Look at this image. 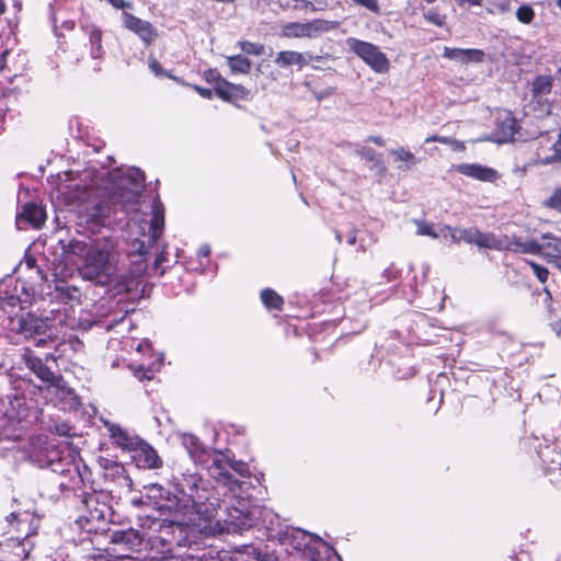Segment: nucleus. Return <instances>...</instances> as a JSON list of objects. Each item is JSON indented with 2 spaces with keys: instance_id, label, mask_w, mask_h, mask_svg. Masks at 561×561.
Wrapping results in <instances>:
<instances>
[{
  "instance_id": "0e129e2a",
  "label": "nucleus",
  "mask_w": 561,
  "mask_h": 561,
  "mask_svg": "<svg viewBox=\"0 0 561 561\" xmlns=\"http://www.w3.org/2000/svg\"><path fill=\"white\" fill-rule=\"evenodd\" d=\"M560 460H561V456L558 453H556L554 454V458L551 459V462L552 463H560Z\"/></svg>"
},
{
  "instance_id": "052dcab7",
  "label": "nucleus",
  "mask_w": 561,
  "mask_h": 561,
  "mask_svg": "<svg viewBox=\"0 0 561 561\" xmlns=\"http://www.w3.org/2000/svg\"><path fill=\"white\" fill-rule=\"evenodd\" d=\"M36 260L34 257H26L25 264L28 268H33L35 266Z\"/></svg>"
},
{
  "instance_id": "ddd939ff",
  "label": "nucleus",
  "mask_w": 561,
  "mask_h": 561,
  "mask_svg": "<svg viewBox=\"0 0 561 561\" xmlns=\"http://www.w3.org/2000/svg\"><path fill=\"white\" fill-rule=\"evenodd\" d=\"M5 414L18 423H31L32 419H36L37 407L33 400H27L24 396L15 393L10 398Z\"/></svg>"
},
{
  "instance_id": "9b49d317",
  "label": "nucleus",
  "mask_w": 561,
  "mask_h": 561,
  "mask_svg": "<svg viewBox=\"0 0 561 561\" xmlns=\"http://www.w3.org/2000/svg\"><path fill=\"white\" fill-rule=\"evenodd\" d=\"M38 390L43 391L46 398H49L56 407L64 411H76L81 404L79 397L61 376L54 383L45 385Z\"/></svg>"
},
{
  "instance_id": "1a4fd4ad",
  "label": "nucleus",
  "mask_w": 561,
  "mask_h": 561,
  "mask_svg": "<svg viewBox=\"0 0 561 561\" xmlns=\"http://www.w3.org/2000/svg\"><path fill=\"white\" fill-rule=\"evenodd\" d=\"M347 47L362 58L375 72L386 73L389 70L390 62L387 56L379 49L378 46L348 37L346 39Z\"/></svg>"
},
{
  "instance_id": "603ef678",
  "label": "nucleus",
  "mask_w": 561,
  "mask_h": 561,
  "mask_svg": "<svg viewBox=\"0 0 561 561\" xmlns=\"http://www.w3.org/2000/svg\"><path fill=\"white\" fill-rule=\"evenodd\" d=\"M210 253V248L209 245H202L198 250V256L201 257H207Z\"/></svg>"
},
{
  "instance_id": "f03ea898",
  "label": "nucleus",
  "mask_w": 561,
  "mask_h": 561,
  "mask_svg": "<svg viewBox=\"0 0 561 561\" xmlns=\"http://www.w3.org/2000/svg\"><path fill=\"white\" fill-rule=\"evenodd\" d=\"M175 491L176 494L160 505L174 514L171 523L194 527L204 534L230 531V526H238L232 520L222 523L217 518V505L209 501L208 490L198 474L183 473L175 482Z\"/></svg>"
},
{
  "instance_id": "5701e85b",
  "label": "nucleus",
  "mask_w": 561,
  "mask_h": 561,
  "mask_svg": "<svg viewBox=\"0 0 561 561\" xmlns=\"http://www.w3.org/2000/svg\"><path fill=\"white\" fill-rule=\"evenodd\" d=\"M500 239L506 241L510 247L508 249H503L502 251H513L534 255H539V253H541L540 242L536 241L535 239L523 240L517 236H513L512 238L504 237Z\"/></svg>"
},
{
  "instance_id": "4468645a",
  "label": "nucleus",
  "mask_w": 561,
  "mask_h": 561,
  "mask_svg": "<svg viewBox=\"0 0 561 561\" xmlns=\"http://www.w3.org/2000/svg\"><path fill=\"white\" fill-rule=\"evenodd\" d=\"M131 453L133 460L139 468L158 469L162 466V460L156 449L142 439H140V444Z\"/></svg>"
},
{
  "instance_id": "58836bf2",
  "label": "nucleus",
  "mask_w": 561,
  "mask_h": 561,
  "mask_svg": "<svg viewBox=\"0 0 561 561\" xmlns=\"http://www.w3.org/2000/svg\"><path fill=\"white\" fill-rule=\"evenodd\" d=\"M526 262L531 267V270H533L534 274L536 275V277L538 278V280L540 283H546L548 279V276H549L548 268L542 265L537 264L534 261L527 260Z\"/></svg>"
},
{
  "instance_id": "4be33fe9",
  "label": "nucleus",
  "mask_w": 561,
  "mask_h": 561,
  "mask_svg": "<svg viewBox=\"0 0 561 561\" xmlns=\"http://www.w3.org/2000/svg\"><path fill=\"white\" fill-rule=\"evenodd\" d=\"M443 57L461 64L481 62L484 58V53L481 49L474 48L445 47Z\"/></svg>"
},
{
  "instance_id": "20e7f679",
  "label": "nucleus",
  "mask_w": 561,
  "mask_h": 561,
  "mask_svg": "<svg viewBox=\"0 0 561 561\" xmlns=\"http://www.w3.org/2000/svg\"><path fill=\"white\" fill-rule=\"evenodd\" d=\"M62 254L67 260L77 256L82 260L79 273L84 279L104 283L114 272L115 243L111 239L61 241Z\"/></svg>"
},
{
  "instance_id": "b1692460",
  "label": "nucleus",
  "mask_w": 561,
  "mask_h": 561,
  "mask_svg": "<svg viewBox=\"0 0 561 561\" xmlns=\"http://www.w3.org/2000/svg\"><path fill=\"white\" fill-rule=\"evenodd\" d=\"M164 227V209L162 203L157 199L152 205V217L150 221V234L148 237V243L154 244L161 237Z\"/></svg>"
},
{
  "instance_id": "72a5a7b5",
  "label": "nucleus",
  "mask_w": 561,
  "mask_h": 561,
  "mask_svg": "<svg viewBox=\"0 0 561 561\" xmlns=\"http://www.w3.org/2000/svg\"><path fill=\"white\" fill-rule=\"evenodd\" d=\"M417 230L416 233L419 236H428L433 239L440 238L442 233L440 228L437 230L434 227L425 221H416Z\"/></svg>"
},
{
  "instance_id": "2eb2a0df",
  "label": "nucleus",
  "mask_w": 561,
  "mask_h": 561,
  "mask_svg": "<svg viewBox=\"0 0 561 561\" xmlns=\"http://www.w3.org/2000/svg\"><path fill=\"white\" fill-rule=\"evenodd\" d=\"M103 424L107 428L113 444L122 450L131 453L133 449L140 444L141 438L130 435L119 425L110 421H103Z\"/></svg>"
},
{
  "instance_id": "338daca9",
  "label": "nucleus",
  "mask_w": 561,
  "mask_h": 561,
  "mask_svg": "<svg viewBox=\"0 0 561 561\" xmlns=\"http://www.w3.org/2000/svg\"><path fill=\"white\" fill-rule=\"evenodd\" d=\"M392 273H393V272H392L391 270H389V268L385 271V274H386V276L388 277V279H389V280L392 278V276H391V274H392ZM394 277H396V276L393 275V278H394Z\"/></svg>"
},
{
  "instance_id": "c9c22d12",
  "label": "nucleus",
  "mask_w": 561,
  "mask_h": 561,
  "mask_svg": "<svg viewBox=\"0 0 561 561\" xmlns=\"http://www.w3.org/2000/svg\"><path fill=\"white\" fill-rule=\"evenodd\" d=\"M543 206L561 211V186L556 188L552 195L543 202Z\"/></svg>"
},
{
  "instance_id": "cd10ccee",
  "label": "nucleus",
  "mask_w": 561,
  "mask_h": 561,
  "mask_svg": "<svg viewBox=\"0 0 561 561\" xmlns=\"http://www.w3.org/2000/svg\"><path fill=\"white\" fill-rule=\"evenodd\" d=\"M518 130V123L515 117L507 114L503 119L499 123L497 127V140L500 142H506L514 140L515 135Z\"/></svg>"
},
{
  "instance_id": "aec40b11",
  "label": "nucleus",
  "mask_w": 561,
  "mask_h": 561,
  "mask_svg": "<svg viewBox=\"0 0 561 561\" xmlns=\"http://www.w3.org/2000/svg\"><path fill=\"white\" fill-rule=\"evenodd\" d=\"M57 473L60 477L58 482L60 490H76L83 482L79 468L72 461H67L66 467L60 468Z\"/></svg>"
},
{
  "instance_id": "f257e3e1",
  "label": "nucleus",
  "mask_w": 561,
  "mask_h": 561,
  "mask_svg": "<svg viewBox=\"0 0 561 561\" xmlns=\"http://www.w3.org/2000/svg\"><path fill=\"white\" fill-rule=\"evenodd\" d=\"M145 174L140 169H117L96 172L93 168L67 171L56 176V199L75 208L87 228L99 231L110 217L113 205L135 210L144 187Z\"/></svg>"
},
{
  "instance_id": "4c0bfd02",
  "label": "nucleus",
  "mask_w": 561,
  "mask_h": 561,
  "mask_svg": "<svg viewBox=\"0 0 561 561\" xmlns=\"http://www.w3.org/2000/svg\"><path fill=\"white\" fill-rule=\"evenodd\" d=\"M535 12L529 5H522L516 11V18L519 22L528 24L533 21Z\"/></svg>"
},
{
  "instance_id": "3c124183",
  "label": "nucleus",
  "mask_w": 561,
  "mask_h": 561,
  "mask_svg": "<svg viewBox=\"0 0 561 561\" xmlns=\"http://www.w3.org/2000/svg\"><path fill=\"white\" fill-rule=\"evenodd\" d=\"M9 55V51L8 50H4L1 55H0V71H3L7 67V56Z\"/></svg>"
},
{
  "instance_id": "423d86ee",
  "label": "nucleus",
  "mask_w": 561,
  "mask_h": 561,
  "mask_svg": "<svg viewBox=\"0 0 561 561\" xmlns=\"http://www.w3.org/2000/svg\"><path fill=\"white\" fill-rule=\"evenodd\" d=\"M170 525L167 519L160 518H150L146 517L141 524L142 534L136 529H127L123 531H117L113 535V542L125 546L128 550L136 551L139 550L145 538H147L148 543L151 548H156L158 543L161 546L167 545V539L161 536H152V533H168Z\"/></svg>"
},
{
  "instance_id": "37998d69",
  "label": "nucleus",
  "mask_w": 561,
  "mask_h": 561,
  "mask_svg": "<svg viewBox=\"0 0 561 561\" xmlns=\"http://www.w3.org/2000/svg\"><path fill=\"white\" fill-rule=\"evenodd\" d=\"M149 68L156 76L167 75L157 59L149 60Z\"/></svg>"
},
{
  "instance_id": "f3484780",
  "label": "nucleus",
  "mask_w": 561,
  "mask_h": 561,
  "mask_svg": "<svg viewBox=\"0 0 561 561\" xmlns=\"http://www.w3.org/2000/svg\"><path fill=\"white\" fill-rule=\"evenodd\" d=\"M122 16L125 27L136 33L147 44H150L157 38V31L151 23L140 20L127 12H124Z\"/></svg>"
},
{
  "instance_id": "a211bd4d",
  "label": "nucleus",
  "mask_w": 561,
  "mask_h": 561,
  "mask_svg": "<svg viewBox=\"0 0 561 561\" xmlns=\"http://www.w3.org/2000/svg\"><path fill=\"white\" fill-rule=\"evenodd\" d=\"M455 170L460 174L483 182H494L499 178L496 170L478 163H460L455 165Z\"/></svg>"
},
{
  "instance_id": "473e14b6",
  "label": "nucleus",
  "mask_w": 561,
  "mask_h": 561,
  "mask_svg": "<svg viewBox=\"0 0 561 561\" xmlns=\"http://www.w3.org/2000/svg\"><path fill=\"white\" fill-rule=\"evenodd\" d=\"M552 88V78L550 76H538L533 82L534 95H546Z\"/></svg>"
},
{
  "instance_id": "6e6552de",
  "label": "nucleus",
  "mask_w": 561,
  "mask_h": 561,
  "mask_svg": "<svg viewBox=\"0 0 561 561\" xmlns=\"http://www.w3.org/2000/svg\"><path fill=\"white\" fill-rule=\"evenodd\" d=\"M440 232L451 234V241L459 243L463 241L469 244H476L481 249L503 250L508 249L506 241L501 240L492 232H482L477 228H453L448 225L440 227Z\"/></svg>"
},
{
  "instance_id": "393cba45",
  "label": "nucleus",
  "mask_w": 561,
  "mask_h": 561,
  "mask_svg": "<svg viewBox=\"0 0 561 561\" xmlns=\"http://www.w3.org/2000/svg\"><path fill=\"white\" fill-rule=\"evenodd\" d=\"M19 218L27 221L34 228H41L46 220V214L42 206L28 203L23 206Z\"/></svg>"
},
{
  "instance_id": "dca6fc26",
  "label": "nucleus",
  "mask_w": 561,
  "mask_h": 561,
  "mask_svg": "<svg viewBox=\"0 0 561 561\" xmlns=\"http://www.w3.org/2000/svg\"><path fill=\"white\" fill-rule=\"evenodd\" d=\"M23 362L46 385L54 383L60 375H55L34 352L26 347L23 351Z\"/></svg>"
},
{
  "instance_id": "49530a36",
  "label": "nucleus",
  "mask_w": 561,
  "mask_h": 561,
  "mask_svg": "<svg viewBox=\"0 0 561 561\" xmlns=\"http://www.w3.org/2000/svg\"><path fill=\"white\" fill-rule=\"evenodd\" d=\"M219 79H222L218 71L216 70H209L206 75V80L208 82L214 83V87H216V82L219 81Z\"/></svg>"
},
{
  "instance_id": "e433bc0d",
  "label": "nucleus",
  "mask_w": 561,
  "mask_h": 561,
  "mask_svg": "<svg viewBox=\"0 0 561 561\" xmlns=\"http://www.w3.org/2000/svg\"><path fill=\"white\" fill-rule=\"evenodd\" d=\"M161 364H158L157 367L154 366H149L148 368H145L144 365H140L138 367L135 368L134 370V375L139 379V380H144V379H152L154 373L159 369Z\"/></svg>"
},
{
  "instance_id": "bf43d9fd",
  "label": "nucleus",
  "mask_w": 561,
  "mask_h": 561,
  "mask_svg": "<svg viewBox=\"0 0 561 561\" xmlns=\"http://www.w3.org/2000/svg\"><path fill=\"white\" fill-rule=\"evenodd\" d=\"M144 348H150V343L148 341H144V342H140L138 345H137V351H142Z\"/></svg>"
},
{
  "instance_id": "6e6d98bb",
  "label": "nucleus",
  "mask_w": 561,
  "mask_h": 561,
  "mask_svg": "<svg viewBox=\"0 0 561 561\" xmlns=\"http://www.w3.org/2000/svg\"><path fill=\"white\" fill-rule=\"evenodd\" d=\"M368 140L373 141L377 146H383L385 145V140L381 137H379V136H371V137L368 138Z\"/></svg>"
},
{
  "instance_id": "39448f33",
  "label": "nucleus",
  "mask_w": 561,
  "mask_h": 561,
  "mask_svg": "<svg viewBox=\"0 0 561 561\" xmlns=\"http://www.w3.org/2000/svg\"><path fill=\"white\" fill-rule=\"evenodd\" d=\"M5 527H9L8 534L10 536L5 539V542L0 541V546L12 547L16 557L27 558L30 553V548H27L28 538L37 533L39 527L38 517L30 511L11 513L0 524V528L4 529Z\"/></svg>"
},
{
  "instance_id": "69168bd1",
  "label": "nucleus",
  "mask_w": 561,
  "mask_h": 561,
  "mask_svg": "<svg viewBox=\"0 0 561 561\" xmlns=\"http://www.w3.org/2000/svg\"><path fill=\"white\" fill-rule=\"evenodd\" d=\"M5 3L3 0H0V15L3 14L5 12Z\"/></svg>"
},
{
  "instance_id": "a878e982",
  "label": "nucleus",
  "mask_w": 561,
  "mask_h": 561,
  "mask_svg": "<svg viewBox=\"0 0 561 561\" xmlns=\"http://www.w3.org/2000/svg\"><path fill=\"white\" fill-rule=\"evenodd\" d=\"M275 64L280 68H287L290 66H297L301 69L308 64L305 55L295 50H283L279 51L275 57Z\"/></svg>"
},
{
  "instance_id": "4d7b16f0",
  "label": "nucleus",
  "mask_w": 561,
  "mask_h": 561,
  "mask_svg": "<svg viewBox=\"0 0 561 561\" xmlns=\"http://www.w3.org/2000/svg\"><path fill=\"white\" fill-rule=\"evenodd\" d=\"M61 26L66 30H72L75 27V22L72 20H66L61 22Z\"/></svg>"
},
{
  "instance_id": "c756f323",
  "label": "nucleus",
  "mask_w": 561,
  "mask_h": 561,
  "mask_svg": "<svg viewBox=\"0 0 561 561\" xmlns=\"http://www.w3.org/2000/svg\"><path fill=\"white\" fill-rule=\"evenodd\" d=\"M228 66L233 73H249L251 70V61L242 55L227 57Z\"/></svg>"
},
{
  "instance_id": "774afa93",
  "label": "nucleus",
  "mask_w": 561,
  "mask_h": 561,
  "mask_svg": "<svg viewBox=\"0 0 561 561\" xmlns=\"http://www.w3.org/2000/svg\"><path fill=\"white\" fill-rule=\"evenodd\" d=\"M541 141L548 139V133L540 134Z\"/></svg>"
},
{
  "instance_id": "ea45409f",
  "label": "nucleus",
  "mask_w": 561,
  "mask_h": 561,
  "mask_svg": "<svg viewBox=\"0 0 561 561\" xmlns=\"http://www.w3.org/2000/svg\"><path fill=\"white\" fill-rule=\"evenodd\" d=\"M424 19L436 26H444L446 22V16L444 14L438 13L436 10L427 11L424 14Z\"/></svg>"
},
{
  "instance_id": "7ed1b4c3",
  "label": "nucleus",
  "mask_w": 561,
  "mask_h": 561,
  "mask_svg": "<svg viewBox=\"0 0 561 561\" xmlns=\"http://www.w3.org/2000/svg\"><path fill=\"white\" fill-rule=\"evenodd\" d=\"M182 444L190 454L195 463L205 467L208 473L217 481L228 488L236 497L244 495V481L234 478V473L241 478L250 476L249 466L243 461H238L224 453L207 450L204 448L199 439L191 434L182 437Z\"/></svg>"
},
{
  "instance_id": "a18cd8bd",
  "label": "nucleus",
  "mask_w": 561,
  "mask_h": 561,
  "mask_svg": "<svg viewBox=\"0 0 561 561\" xmlns=\"http://www.w3.org/2000/svg\"><path fill=\"white\" fill-rule=\"evenodd\" d=\"M193 89L203 98L205 99H211L213 98V91L210 89L202 88L198 85H194Z\"/></svg>"
},
{
  "instance_id": "6ab92c4d",
  "label": "nucleus",
  "mask_w": 561,
  "mask_h": 561,
  "mask_svg": "<svg viewBox=\"0 0 561 561\" xmlns=\"http://www.w3.org/2000/svg\"><path fill=\"white\" fill-rule=\"evenodd\" d=\"M541 239L546 242L540 243L542 256L547 262L553 263L561 271V238L552 233H543Z\"/></svg>"
},
{
  "instance_id": "412c9836",
  "label": "nucleus",
  "mask_w": 561,
  "mask_h": 561,
  "mask_svg": "<svg viewBox=\"0 0 561 561\" xmlns=\"http://www.w3.org/2000/svg\"><path fill=\"white\" fill-rule=\"evenodd\" d=\"M214 89L220 99L229 102L245 100L249 96V91L243 85L230 83L225 79H219Z\"/></svg>"
},
{
  "instance_id": "7c9ffc66",
  "label": "nucleus",
  "mask_w": 561,
  "mask_h": 561,
  "mask_svg": "<svg viewBox=\"0 0 561 561\" xmlns=\"http://www.w3.org/2000/svg\"><path fill=\"white\" fill-rule=\"evenodd\" d=\"M261 300L267 309L279 310L283 306V298L272 289H264L261 293Z\"/></svg>"
},
{
  "instance_id": "de8ad7c7",
  "label": "nucleus",
  "mask_w": 561,
  "mask_h": 561,
  "mask_svg": "<svg viewBox=\"0 0 561 561\" xmlns=\"http://www.w3.org/2000/svg\"><path fill=\"white\" fill-rule=\"evenodd\" d=\"M108 3H111L115 9H125V8H131V4L129 2H126L125 0H106Z\"/></svg>"
},
{
  "instance_id": "9d476101",
  "label": "nucleus",
  "mask_w": 561,
  "mask_h": 561,
  "mask_svg": "<svg viewBox=\"0 0 561 561\" xmlns=\"http://www.w3.org/2000/svg\"><path fill=\"white\" fill-rule=\"evenodd\" d=\"M7 327L11 332L18 333L26 340L47 335L49 331L47 321L33 313H21L9 317Z\"/></svg>"
},
{
  "instance_id": "8fccbe9b",
  "label": "nucleus",
  "mask_w": 561,
  "mask_h": 561,
  "mask_svg": "<svg viewBox=\"0 0 561 561\" xmlns=\"http://www.w3.org/2000/svg\"><path fill=\"white\" fill-rule=\"evenodd\" d=\"M449 146L453 147L454 150H457V151H461L465 149V146L462 142L456 140V139H453L451 138V142L448 144Z\"/></svg>"
},
{
  "instance_id": "f704fd0d",
  "label": "nucleus",
  "mask_w": 561,
  "mask_h": 561,
  "mask_svg": "<svg viewBox=\"0 0 561 561\" xmlns=\"http://www.w3.org/2000/svg\"><path fill=\"white\" fill-rule=\"evenodd\" d=\"M242 51L249 55L260 56L264 53V46L259 43H252L248 41H240L238 43Z\"/></svg>"
},
{
  "instance_id": "0eeeda50",
  "label": "nucleus",
  "mask_w": 561,
  "mask_h": 561,
  "mask_svg": "<svg viewBox=\"0 0 561 561\" xmlns=\"http://www.w3.org/2000/svg\"><path fill=\"white\" fill-rule=\"evenodd\" d=\"M28 455L39 467L50 468L53 472H59L60 468L66 467L67 461H71L68 457H64L60 446L48 443L41 436L31 440Z\"/></svg>"
},
{
  "instance_id": "f8f14e48",
  "label": "nucleus",
  "mask_w": 561,
  "mask_h": 561,
  "mask_svg": "<svg viewBox=\"0 0 561 561\" xmlns=\"http://www.w3.org/2000/svg\"><path fill=\"white\" fill-rule=\"evenodd\" d=\"M336 26V22L322 19H316L305 23L290 22L283 25L282 35L288 38L314 37L319 34L334 30Z\"/></svg>"
},
{
  "instance_id": "13d9d810",
  "label": "nucleus",
  "mask_w": 561,
  "mask_h": 561,
  "mask_svg": "<svg viewBox=\"0 0 561 561\" xmlns=\"http://www.w3.org/2000/svg\"><path fill=\"white\" fill-rule=\"evenodd\" d=\"M48 341H51L49 335L47 337H39L36 340V346H44Z\"/></svg>"
},
{
  "instance_id": "79ce46f5",
  "label": "nucleus",
  "mask_w": 561,
  "mask_h": 561,
  "mask_svg": "<svg viewBox=\"0 0 561 561\" xmlns=\"http://www.w3.org/2000/svg\"><path fill=\"white\" fill-rule=\"evenodd\" d=\"M355 3L363 5L370 10L371 12L378 13L379 5L377 0H353Z\"/></svg>"
},
{
  "instance_id": "09e8293b",
  "label": "nucleus",
  "mask_w": 561,
  "mask_h": 561,
  "mask_svg": "<svg viewBox=\"0 0 561 561\" xmlns=\"http://www.w3.org/2000/svg\"><path fill=\"white\" fill-rule=\"evenodd\" d=\"M459 5L469 4L472 7L481 5L483 0H456Z\"/></svg>"
},
{
  "instance_id": "5fc2aeb1",
  "label": "nucleus",
  "mask_w": 561,
  "mask_h": 561,
  "mask_svg": "<svg viewBox=\"0 0 561 561\" xmlns=\"http://www.w3.org/2000/svg\"><path fill=\"white\" fill-rule=\"evenodd\" d=\"M347 243L350 245H354L356 243V231L353 230L351 231L348 234H347V239H346Z\"/></svg>"
},
{
  "instance_id": "bb28decb",
  "label": "nucleus",
  "mask_w": 561,
  "mask_h": 561,
  "mask_svg": "<svg viewBox=\"0 0 561 561\" xmlns=\"http://www.w3.org/2000/svg\"><path fill=\"white\" fill-rule=\"evenodd\" d=\"M83 504L88 510V516H85L88 522L101 520L105 518L107 507L104 503L100 504L96 494H88L83 500Z\"/></svg>"
},
{
  "instance_id": "e2e57ef3",
  "label": "nucleus",
  "mask_w": 561,
  "mask_h": 561,
  "mask_svg": "<svg viewBox=\"0 0 561 561\" xmlns=\"http://www.w3.org/2000/svg\"><path fill=\"white\" fill-rule=\"evenodd\" d=\"M548 453H549V447H546L545 449H541L539 451V455H540V457L542 458L543 461H546V457H547Z\"/></svg>"
},
{
  "instance_id": "a19ab883",
  "label": "nucleus",
  "mask_w": 561,
  "mask_h": 561,
  "mask_svg": "<svg viewBox=\"0 0 561 561\" xmlns=\"http://www.w3.org/2000/svg\"><path fill=\"white\" fill-rule=\"evenodd\" d=\"M391 154L396 158L398 161L403 162H412L415 163V157L412 152L409 150H405L404 148H399L397 150H392Z\"/></svg>"
},
{
  "instance_id": "c85d7f7f",
  "label": "nucleus",
  "mask_w": 561,
  "mask_h": 561,
  "mask_svg": "<svg viewBox=\"0 0 561 561\" xmlns=\"http://www.w3.org/2000/svg\"><path fill=\"white\" fill-rule=\"evenodd\" d=\"M147 490V497L152 500L154 505L159 511H167L170 512L167 508L160 507L162 503H167L168 497H172L168 491H165L161 485L159 484H151L148 486H145Z\"/></svg>"
},
{
  "instance_id": "2f4dec72",
  "label": "nucleus",
  "mask_w": 561,
  "mask_h": 561,
  "mask_svg": "<svg viewBox=\"0 0 561 561\" xmlns=\"http://www.w3.org/2000/svg\"><path fill=\"white\" fill-rule=\"evenodd\" d=\"M89 41H90V45H91L92 58H95V59L101 58L103 55L102 45H101L102 32L96 27H92L89 33Z\"/></svg>"
},
{
  "instance_id": "680f3d73",
  "label": "nucleus",
  "mask_w": 561,
  "mask_h": 561,
  "mask_svg": "<svg viewBox=\"0 0 561 561\" xmlns=\"http://www.w3.org/2000/svg\"><path fill=\"white\" fill-rule=\"evenodd\" d=\"M553 330L557 332L558 335H561V321H557L553 323Z\"/></svg>"
},
{
  "instance_id": "864d4df0",
  "label": "nucleus",
  "mask_w": 561,
  "mask_h": 561,
  "mask_svg": "<svg viewBox=\"0 0 561 561\" xmlns=\"http://www.w3.org/2000/svg\"><path fill=\"white\" fill-rule=\"evenodd\" d=\"M138 247L136 251L139 255H145L147 253V245L145 241L137 242Z\"/></svg>"
},
{
  "instance_id": "c03bdc74",
  "label": "nucleus",
  "mask_w": 561,
  "mask_h": 561,
  "mask_svg": "<svg viewBox=\"0 0 561 561\" xmlns=\"http://www.w3.org/2000/svg\"><path fill=\"white\" fill-rule=\"evenodd\" d=\"M439 142V144H449L451 142V138L450 137H443V136H430L425 139V142L426 144H430V142Z\"/></svg>"
}]
</instances>
